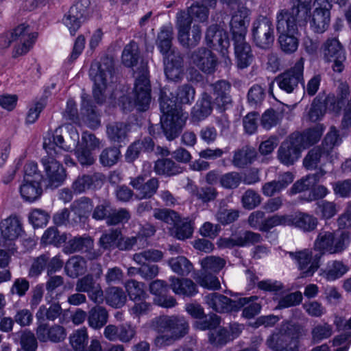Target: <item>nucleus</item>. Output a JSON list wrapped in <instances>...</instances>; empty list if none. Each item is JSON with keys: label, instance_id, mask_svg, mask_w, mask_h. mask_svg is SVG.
I'll use <instances>...</instances> for the list:
<instances>
[{"label": "nucleus", "instance_id": "f257e3e1", "mask_svg": "<svg viewBox=\"0 0 351 351\" xmlns=\"http://www.w3.org/2000/svg\"><path fill=\"white\" fill-rule=\"evenodd\" d=\"M137 75L134 88V101H130L124 93L119 94L115 92L111 93V105L121 104L124 111H132L134 108L137 110L145 112L149 108L151 103V86L149 79V70L147 62L141 60L139 65L134 71Z\"/></svg>", "mask_w": 351, "mask_h": 351}, {"label": "nucleus", "instance_id": "f03ea898", "mask_svg": "<svg viewBox=\"0 0 351 351\" xmlns=\"http://www.w3.org/2000/svg\"><path fill=\"white\" fill-rule=\"evenodd\" d=\"M173 28L163 26L158 34L156 46L162 55L164 71L167 78L178 82L183 73L184 60L181 53L173 47Z\"/></svg>", "mask_w": 351, "mask_h": 351}, {"label": "nucleus", "instance_id": "7ed1b4c3", "mask_svg": "<svg viewBox=\"0 0 351 351\" xmlns=\"http://www.w3.org/2000/svg\"><path fill=\"white\" fill-rule=\"evenodd\" d=\"M300 0H291L290 10L282 9L276 14V29L282 33L293 34L298 26H304L310 17L311 10L300 3Z\"/></svg>", "mask_w": 351, "mask_h": 351}, {"label": "nucleus", "instance_id": "20e7f679", "mask_svg": "<svg viewBox=\"0 0 351 351\" xmlns=\"http://www.w3.org/2000/svg\"><path fill=\"white\" fill-rule=\"evenodd\" d=\"M154 327L158 332L167 333L158 336L154 345L158 348L170 346L174 341L185 335L189 326L182 317L163 316L155 321Z\"/></svg>", "mask_w": 351, "mask_h": 351}, {"label": "nucleus", "instance_id": "39448f33", "mask_svg": "<svg viewBox=\"0 0 351 351\" xmlns=\"http://www.w3.org/2000/svg\"><path fill=\"white\" fill-rule=\"evenodd\" d=\"M43 147L47 155L43 157L41 164L45 173V179L48 186L57 188L63 184L66 178V171L62 165L55 158L58 156V150L55 149L53 145H51V138H45Z\"/></svg>", "mask_w": 351, "mask_h": 351}, {"label": "nucleus", "instance_id": "423d86ee", "mask_svg": "<svg viewBox=\"0 0 351 351\" xmlns=\"http://www.w3.org/2000/svg\"><path fill=\"white\" fill-rule=\"evenodd\" d=\"M303 58H300L289 69L279 74L275 79L279 88L287 94H295L302 86L305 94Z\"/></svg>", "mask_w": 351, "mask_h": 351}, {"label": "nucleus", "instance_id": "0eeeda50", "mask_svg": "<svg viewBox=\"0 0 351 351\" xmlns=\"http://www.w3.org/2000/svg\"><path fill=\"white\" fill-rule=\"evenodd\" d=\"M156 228L151 224L144 226L136 237L125 238L120 229H111V250L115 248L119 250H128L134 245L143 248L148 245L147 239L153 236Z\"/></svg>", "mask_w": 351, "mask_h": 351}, {"label": "nucleus", "instance_id": "6e6552de", "mask_svg": "<svg viewBox=\"0 0 351 351\" xmlns=\"http://www.w3.org/2000/svg\"><path fill=\"white\" fill-rule=\"evenodd\" d=\"M251 34L256 47L263 50L271 49L275 40L271 20L265 16H258L252 23Z\"/></svg>", "mask_w": 351, "mask_h": 351}, {"label": "nucleus", "instance_id": "1a4fd4ad", "mask_svg": "<svg viewBox=\"0 0 351 351\" xmlns=\"http://www.w3.org/2000/svg\"><path fill=\"white\" fill-rule=\"evenodd\" d=\"M209 307H262L265 305L263 298L252 295L232 300L219 293H211L204 298Z\"/></svg>", "mask_w": 351, "mask_h": 351}, {"label": "nucleus", "instance_id": "9d476101", "mask_svg": "<svg viewBox=\"0 0 351 351\" xmlns=\"http://www.w3.org/2000/svg\"><path fill=\"white\" fill-rule=\"evenodd\" d=\"M109 73L110 60L108 57L91 64L89 75L94 82L93 95L98 103H102L104 101L107 88V77Z\"/></svg>", "mask_w": 351, "mask_h": 351}, {"label": "nucleus", "instance_id": "9b49d317", "mask_svg": "<svg viewBox=\"0 0 351 351\" xmlns=\"http://www.w3.org/2000/svg\"><path fill=\"white\" fill-rule=\"evenodd\" d=\"M290 324H286L277 333L273 334L267 340V346L273 351H298L299 339L298 330L293 332Z\"/></svg>", "mask_w": 351, "mask_h": 351}, {"label": "nucleus", "instance_id": "f8f14e48", "mask_svg": "<svg viewBox=\"0 0 351 351\" xmlns=\"http://www.w3.org/2000/svg\"><path fill=\"white\" fill-rule=\"evenodd\" d=\"M11 37L16 42L12 56L16 58L26 54L34 46L37 34L29 25L22 23L11 32Z\"/></svg>", "mask_w": 351, "mask_h": 351}, {"label": "nucleus", "instance_id": "ddd939ff", "mask_svg": "<svg viewBox=\"0 0 351 351\" xmlns=\"http://www.w3.org/2000/svg\"><path fill=\"white\" fill-rule=\"evenodd\" d=\"M290 257L298 265L302 277L312 276L319 267V262L323 253L316 252L308 249L295 252H289Z\"/></svg>", "mask_w": 351, "mask_h": 351}, {"label": "nucleus", "instance_id": "4468645a", "mask_svg": "<svg viewBox=\"0 0 351 351\" xmlns=\"http://www.w3.org/2000/svg\"><path fill=\"white\" fill-rule=\"evenodd\" d=\"M0 245L9 250L12 243L24 233L22 219L16 215H11L0 223Z\"/></svg>", "mask_w": 351, "mask_h": 351}, {"label": "nucleus", "instance_id": "2eb2a0df", "mask_svg": "<svg viewBox=\"0 0 351 351\" xmlns=\"http://www.w3.org/2000/svg\"><path fill=\"white\" fill-rule=\"evenodd\" d=\"M90 4V0H79L64 14L62 22L71 35H75L84 21Z\"/></svg>", "mask_w": 351, "mask_h": 351}, {"label": "nucleus", "instance_id": "dca6fc26", "mask_svg": "<svg viewBox=\"0 0 351 351\" xmlns=\"http://www.w3.org/2000/svg\"><path fill=\"white\" fill-rule=\"evenodd\" d=\"M324 58L328 62H333L334 71L341 73L344 69L346 53L343 46L336 38H328L324 46Z\"/></svg>", "mask_w": 351, "mask_h": 351}, {"label": "nucleus", "instance_id": "f3484780", "mask_svg": "<svg viewBox=\"0 0 351 351\" xmlns=\"http://www.w3.org/2000/svg\"><path fill=\"white\" fill-rule=\"evenodd\" d=\"M205 40L208 47L220 52L226 64H230L231 60L228 55L230 41L225 33L218 30L216 25L210 26L206 32Z\"/></svg>", "mask_w": 351, "mask_h": 351}, {"label": "nucleus", "instance_id": "a211bd4d", "mask_svg": "<svg viewBox=\"0 0 351 351\" xmlns=\"http://www.w3.org/2000/svg\"><path fill=\"white\" fill-rule=\"evenodd\" d=\"M191 62L200 71L206 74H212L216 70L217 59L215 55L206 47H199L190 55Z\"/></svg>", "mask_w": 351, "mask_h": 351}, {"label": "nucleus", "instance_id": "6ab92c4d", "mask_svg": "<svg viewBox=\"0 0 351 351\" xmlns=\"http://www.w3.org/2000/svg\"><path fill=\"white\" fill-rule=\"evenodd\" d=\"M188 117V113H181L172 117H161L160 128L168 141H173L180 135Z\"/></svg>", "mask_w": 351, "mask_h": 351}, {"label": "nucleus", "instance_id": "aec40b11", "mask_svg": "<svg viewBox=\"0 0 351 351\" xmlns=\"http://www.w3.org/2000/svg\"><path fill=\"white\" fill-rule=\"evenodd\" d=\"M130 184L136 191V199H150L157 193L159 187V180L154 177L145 182V176L139 175L132 178Z\"/></svg>", "mask_w": 351, "mask_h": 351}, {"label": "nucleus", "instance_id": "412c9836", "mask_svg": "<svg viewBox=\"0 0 351 351\" xmlns=\"http://www.w3.org/2000/svg\"><path fill=\"white\" fill-rule=\"evenodd\" d=\"M249 10L241 8L232 15L230 26L233 44L244 42L247 34L245 20L249 14Z\"/></svg>", "mask_w": 351, "mask_h": 351}, {"label": "nucleus", "instance_id": "4be33fe9", "mask_svg": "<svg viewBox=\"0 0 351 351\" xmlns=\"http://www.w3.org/2000/svg\"><path fill=\"white\" fill-rule=\"evenodd\" d=\"M302 147L296 143L292 135L283 141L278 150V159L287 166L293 165L300 157Z\"/></svg>", "mask_w": 351, "mask_h": 351}, {"label": "nucleus", "instance_id": "5701e85b", "mask_svg": "<svg viewBox=\"0 0 351 351\" xmlns=\"http://www.w3.org/2000/svg\"><path fill=\"white\" fill-rule=\"evenodd\" d=\"M150 292L155 295L154 298V304L160 307H174L176 300L172 295H167L169 290L167 283L161 280L153 281L149 285Z\"/></svg>", "mask_w": 351, "mask_h": 351}, {"label": "nucleus", "instance_id": "b1692460", "mask_svg": "<svg viewBox=\"0 0 351 351\" xmlns=\"http://www.w3.org/2000/svg\"><path fill=\"white\" fill-rule=\"evenodd\" d=\"M67 129L69 131V138H66V141H64L62 135V128L60 127L56 128L52 136L49 137L51 138V145H53L55 149L58 148V149L69 152L77 145L80 136L77 130L73 126H70V128L67 126Z\"/></svg>", "mask_w": 351, "mask_h": 351}, {"label": "nucleus", "instance_id": "393cba45", "mask_svg": "<svg viewBox=\"0 0 351 351\" xmlns=\"http://www.w3.org/2000/svg\"><path fill=\"white\" fill-rule=\"evenodd\" d=\"M128 131V125L123 123H116L111 127V143H114L111 145V165L116 164L121 157L119 148L127 138Z\"/></svg>", "mask_w": 351, "mask_h": 351}, {"label": "nucleus", "instance_id": "a878e982", "mask_svg": "<svg viewBox=\"0 0 351 351\" xmlns=\"http://www.w3.org/2000/svg\"><path fill=\"white\" fill-rule=\"evenodd\" d=\"M187 311L193 317L197 319L195 326L199 330L213 329L220 324V319L216 314H205L203 308H187Z\"/></svg>", "mask_w": 351, "mask_h": 351}, {"label": "nucleus", "instance_id": "bb28decb", "mask_svg": "<svg viewBox=\"0 0 351 351\" xmlns=\"http://www.w3.org/2000/svg\"><path fill=\"white\" fill-rule=\"evenodd\" d=\"M324 130L322 125H316L301 133H293L291 135L303 149L317 143L321 138Z\"/></svg>", "mask_w": 351, "mask_h": 351}, {"label": "nucleus", "instance_id": "cd10ccee", "mask_svg": "<svg viewBox=\"0 0 351 351\" xmlns=\"http://www.w3.org/2000/svg\"><path fill=\"white\" fill-rule=\"evenodd\" d=\"M19 192L22 199L27 202H34L38 199L43 193L40 181L32 178H24L20 186Z\"/></svg>", "mask_w": 351, "mask_h": 351}, {"label": "nucleus", "instance_id": "c85d7f7f", "mask_svg": "<svg viewBox=\"0 0 351 351\" xmlns=\"http://www.w3.org/2000/svg\"><path fill=\"white\" fill-rule=\"evenodd\" d=\"M215 97V104L221 109L225 110L232 102L230 96L231 84L226 80H218L211 84Z\"/></svg>", "mask_w": 351, "mask_h": 351}, {"label": "nucleus", "instance_id": "c756f323", "mask_svg": "<svg viewBox=\"0 0 351 351\" xmlns=\"http://www.w3.org/2000/svg\"><path fill=\"white\" fill-rule=\"evenodd\" d=\"M233 45L238 68L240 69L247 68L254 59L250 45L247 41H244L234 43Z\"/></svg>", "mask_w": 351, "mask_h": 351}, {"label": "nucleus", "instance_id": "7c9ffc66", "mask_svg": "<svg viewBox=\"0 0 351 351\" xmlns=\"http://www.w3.org/2000/svg\"><path fill=\"white\" fill-rule=\"evenodd\" d=\"M76 290L90 293L91 300L99 303L103 300V292L100 287L96 285L92 276L87 275L77 280Z\"/></svg>", "mask_w": 351, "mask_h": 351}, {"label": "nucleus", "instance_id": "2f4dec72", "mask_svg": "<svg viewBox=\"0 0 351 351\" xmlns=\"http://www.w3.org/2000/svg\"><path fill=\"white\" fill-rule=\"evenodd\" d=\"M211 97L204 93L191 109V118L193 121H201L208 117L213 110Z\"/></svg>", "mask_w": 351, "mask_h": 351}, {"label": "nucleus", "instance_id": "473e14b6", "mask_svg": "<svg viewBox=\"0 0 351 351\" xmlns=\"http://www.w3.org/2000/svg\"><path fill=\"white\" fill-rule=\"evenodd\" d=\"M170 287L177 295L192 297L197 293L196 284L189 278H170Z\"/></svg>", "mask_w": 351, "mask_h": 351}, {"label": "nucleus", "instance_id": "72a5a7b5", "mask_svg": "<svg viewBox=\"0 0 351 351\" xmlns=\"http://www.w3.org/2000/svg\"><path fill=\"white\" fill-rule=\"evenodd\" d=\"M38 339L40 341H47L50 340L53 342H59L64 340L66 337V332L63 327L60 326H54L48 328L46 325H40L36 330Z\"/></svg>", "mask_w": 351, "mask_h": 351}, {"label": "nucleus", "instance_id": "f704fd0d", "mask_svg": "<svg viewBox=\"0 0 351 351\" xmlns=\"http://www.w3.org/2000/svg\"><path fill=\"white\" fill-rule=\"evenodd\" d=\"M93 247V240L88 235L75 237L66 243L64 251L66 254L86 252Z\"/></svg>", "mask_w": 351, "mask_h": 351}, {"label": "nucleus", "instance_id": "c9c22d12", "mask_svg": "<svg viewBox=\"0 0 351 351\" xmlns=\"http://www.w3.org/2000/svg\"><path fill=\"white\" fill-rule=\"evenodd\" d=\"M154 169L157 175L168 177L178 175L183 171L182 167L167 158L158 159L154 163Z\"/></svg>", "mask_w": 351, "mask_h": 351}, {"label": "nucleus", "instance_id": "e433bc0d", "mask_svg": "<svg viewBox=\"0 0 351 351\" xmlns=\"http://www.w3.org/2000/svg\"><path fill=\"white\" fill-rule=\"evenodd\" d=\"M317 224L318 220L313 215L301 211L294 213V228L310 232L316 229Z\"/></svg>", "mask_w": 351, "mask_h": 351}, {"label": "nucleus", "instance_id": "4c0bfd02", "mask_svg": "<svg viewBox=\"0 0 351 351\" xmlns=\"http://www.w3.org/2000/svg\"><path fill=\"white\" fill-rule=\"evenodd\" d=\"M330 20V10L315 8L310 21L311 27L316 33H323L327 29Z\"/></svg>", "mask_w": 351, "mask_h": 351}, {"label": "nucleus", "instance_id": "58836bf2", "mask_svg": "<svg viewBox=\"0 0 351 351\" xmlns=\"http://www.w3.org/2000/svg\"><path fill=\"white\" fill-rule=\"evenodd\" d=\"M333 232L321 230L315 241V251L316 252H325L330 254V250L337 251L338 246H332Z\"/></svg>", "mask_w": 351, "mask_h": 351}, {"label": "nucleus", "instance_id": "ea45409f", "mask_svg": "<svg viewBox=\"0 0 351 351\" xmlns=\"http://www.w3.org/2000/svg\"><path fill=\"white\" fill-rule=\"evenodd\" d=\"M160 109L162 113V117L166 116L172 117L177 114L187 113L182 110V108L178 105L176 99L170 98L165 92H161L160 97Z\"/></svg>", "mask_w": 351, "mask_h": 351}, {"label": "nucleus", "instance_id": "a19ab883", "mask_svg": "<svg viewBox=\"0 0 351 351\" xmlns=\"http://www.w3.org/2000/svg\"><path fill=\"white\" fill-rule=\"evenodd\" d=\"M256 156V150L254 148L246 146L234 152L232 164L236 167L244 168L251 164Z\"/></svg>", "mask_w": 351, "mask_h": 351}, {"label": "nucleus", "instance_id": "79ce46f5", "mask_svg": "<svg viewBox=\"0 0 351 351\" xmlns=\"http://www.w3.org/2000/svg\"><path fill=\"white\" fill-rule=\"evenodd\" d=\"M125 289L130 300L141 302L144 304L143 307H149L150 304L145 301L146 293L144 291V284L134 280H128L125 283Z\"/></svg>", "mask_w": 351, "mask_h": 351}, {"label": "nucleus", "instance_id": "37998d69", "mask_svg": "<svg viewBox=\"0 0 351 351\" xmlns=\"http://www.w3.org/2000/svg\"><path fill=\"white\" fill-rule=\"evenodd\" d=\"M202 38L201 29L199 25H194L190 30L178 33V41L185 48L191 49L196 47Z\"/></svg>", "mask_w": 351, "mask_h": 351}, {"label": "nucleus", "instance_id": "c03bdc74", "mask_svg": "<svg viewBox=\"0 0 351 351\" xmlns=\"http://www.w3.org/2000/svg\"><path fill=\"white\" fill-rule=\"evenodd\" d=\"M328 155L327 151H324L321 147H315L307 153L303 159V165L308 170L315 169L321 162L322 158H327Z\"/></svg>", "mask_w": 351, "mask_h": 351}, {"label": "nucleus", "instance_id": "a18cd8bd", "mask_svg": "<svg viewBox=\"0 0 351 351\" xmlns=\"http://www.w3.org/2000/svg\"><path fill=\"white\" fill-rule=\"evenodd\" d=\"M140 59V51L138 44L132 41L128 44L122 53L123 64L127 67L136 66Z\"/></svg>", "mask_w": 351, "mask_h": 351}, {"label": "nucleus", "instance_id": "49530a36", "mask_svg": "<svg viewBox=\"0 0 351 351\" xmlns=\"http://www.w3.org/2000/svg\"><path fill=\"white\" fill-rule=\"evenodd\" d=\"M65 271L71 278H77L82 275L86 270V262L80 256H73L65 265Z\"/></svg>", "mask_w": 351, "mask_h": 351}, {"label": "nucleus", "instance_id": "de8ad7c7", "mask_svg": "<svg viewBox=\"0 0 351 351\" xmlns=\"http://www.w3.org/2000/svg\"><path fill=\"white\" fill-rule=\"evenodd\" d=\"M174 237L179 240H185L191 238L193 233V226L188 218L181 219L173 225Z\"/></svg>", "mask_w": 351, "mask_h": 351}, {"label": "nucleus", "instance_id": "09e8293b", "mask_svg": "<svg viewBox=\"0 0 351 351\" xmlns=\"http://www.w3.org/2000/svg\"><path fill=\"white\" fill-rule=\"evenodd\" d=\"M169 265L175 273L180 276H187L193 268L192 263L182 256L171 258Z\"/></svg>", "mask_w": 351, "mask_h": 351}, {"label": "nucleus", "instance_id": "8fccbe9b", "mask_svg": "<svg viewBox=\"0 0 351 351\" xmlns=\"http://www.w3.org/2000/svg\"><path fill=\"white\" fill-rule=\"evenodd\" d=\"M202 269L214 274L219 273L226 265L225 259L215 256H208L200 261Z\"/></svg>", "mask_w": 351, "mask_h": 351}, {"label": "nucleus", "instance_id": "3c124183", "mask_svg": "<svg viewBox=\"0 0 351 351\" xmlns=\"http://www.w3.org/2000/svg\"><path fill=\"white\" fill-rule=\"evenodd\" d=\"M195 95V88L189 84L180 86L175 93V98L178 104H191Z\"/></svg>", "mask_w": 351, "mask_h": 351}, {"label": "nucleus", "instance_id": "603ef678", "mask_svg": "<svg viewBox=\"0 0 351 351\" xmlns=\"http://www.w3.org/2000/svg\"><path fill=\"white\" fill-rule=\"evenodd\" d=\"M153 217L156 219L173 226L180 220V215L175 210L169 208H154Z\"/></svg>", "mask_w": 351, "mask_h": 351}, {"label": "nucleus", "instance_id": "864d4df0", "mask_svg": "<svg viewBox=\"0 0 351 351\" xmlns=\"http://www.w3.org/2000/svg\"><path fill=\"white\" fill-rule=\"evenodd\" d=\"M213 274L202 269L200 274L195 278L199 285L204 288L213 290L219 289L220 288V282L218 278Z\"/></svg>", "mask_w": 351, "mask_h": 351}, {"label": "nucleus", "instance_id": "5fc2aeb1", "mask_svg": "<svg viewBox=\"0 0 351 351\" xmlns=\"http://www.w3.org/2000/svg\"><path fill=\"white\" fill-rule=\"evenodd\" d=\"M278 42L282 51L287 54L293 53L298 49V40L289 33L280 34Z\"/></svg>", "mask_w": 351, "mask_h": 351}, {"label": "nucleus", "instance_id": "6e6d98bb", "mask_svg": "<svg viewBox=\"0 0 351 351\" xmlns=\"http://www.w3.org/2000/svg\"><path fill=\"white\" fill-rule=\"evenodd\" d=\"M192 195L202 203H208L214 201L217 198L218 192L217 189L213 186H196L193 189Z\"/></svg>", "mask_w": 351, "mask_h": 351}, {"label": "nucleus", "instance_id": "4d7b16f0", "mask_svg": "<svg viewBox=\"0 0 351 351\" xmlns=\"http://www.w3.org/2000/svg\"><path fill=\"white\" fill-rule=\"evenodd\" d=\"M108 317L106 308H92L88 319L89 325L94 328H99L106 323Z\"/></svg>", "mask_w": 351, "mask_h": 351}, {"label": "nucleus", "instance_id": "13d9d810", "mask_svg": "<svg viewBox=\"0 0 351 351\" xmlns=\"http://www.w3.org/2000/svg\"><path fill=\"white\" fill-rule=\"evenodd\" d=\"M97 180V175H83L82 176L78 177L73 183L72 189L76 193H83L87 189H91Z\"/></svg>", "mask_w": 351, "mask_h": 351}, {"label": "nucleus", "instance_id": "bf43d9fd", "mask_svg": "<svg viewBox=\"0 0 351 351\" xmlns=\"http://www.w3.org/2000/svg\"><path fill=\"white\" fill-rule=\"evenodd\" d=\"M163 254L161 251L155 249L145 250L134 254L133 259L138 264H143L147 261L158 262L162 259Z\"/></svg>", "mask_w": 351, "mask_h": 351}, {"label": "nucleus", "instance_id": "052dcab7", "mask_svg": "<svg viewBox=\"0 0 351 351\" xmlns=\"http://www.w3.org/2000/svg\"><path fill=\"white\" fill-rule=\"evenodd\" d=\"M317 213L325 219L333 217L338 213V206L334 202L322 200L317 203Z\"/></svg>", "mask_w": 351, "mask_h": 351}, {"label": "nucleus", "instance_id": "680f3d73", "mask_svg": "<svg viewBox=\"0 0 351 351\" xmlns=\"http://www.w3.org/2000/svg\"><path fill=\"white\" fill-rule=\"evenodd\" d=\"M341 143V139L338 134V131L335 127L332 126L320 147L324 151H327V154H330L334 147L339 145Z\"/></svg>", "mask_w": 351, "mask_h": 351}, {"label": "nucleus", "instance_id": "e2e57ef3", "mask_svg": "<svg viewBox=\"0 0 351 351\" xmlns=\"http://www.w3.org/2000/svg\"><path fill=\"white\" fill-rule=\"evenodd\" d=\"M41 240L45 244L59 245L66 242V236L64 234H59L56 228L51 227L45 231Z\"/></svg>", "mask_w": 351, "mask_h": 351}, {"label": "nucleus", "instance_id": "0e129e2a", "mask_svg": "<svg viewBox=\"0 0 351 351\" xmlns=\"http://www.w3.org/2000/svg\"><path fill=\"white\" fill-rule=\"evenodd\" d=\"M242 181V177L239 173L232 171L226 173L220 176L219 183L221 186L226 189H234L237 188Z\"/></svg>", "mask_w": 351, "mask_h": 351}, {"label": "nucleus", "instance_id": "69168bd1", "mask_svg": "<svg viewBox=\"0 0 351 351\" xmlns=\"http://www.w3.org/2000/svg\"><path fill=\"white\" fill-rule=\"evenodd\" d=\"M49 215L44 210L40 208L33 209L29 214V221L34 228H42L49 221Z\"/></svg>", "mask_w": 351, "mask_h": 351}, {"label": "nucleus", "instance_id": "338daca9", "mask_svg": "<svg viewBox=\"0 0 351 351\" xmlns=\"http://www.w3.org/2000/svg\"><path fill=\"white\" fill-rule=\"evenodd\" d=\"M88 335L86 328L76 330L70 337V343L75 351H84L87 343Z\"/></svg>", "mask_w": 351, "mask_h": 351}, {"label": "nucleus", "instance_id": "774afa93", "mask_svg": "<svg viewBox=\"0 0 351 351\" xmlns=\"http://www.w3.org/2000/svg\"><path fill=\"white\" fill-rule=\"evenodd\" d=\"M348 271V267L342 262L335 261L328 265L326 278L329 280H335L343 276Z\"/></svg>", "mask_w": 351, "mask_h": 351}]
</instances>
